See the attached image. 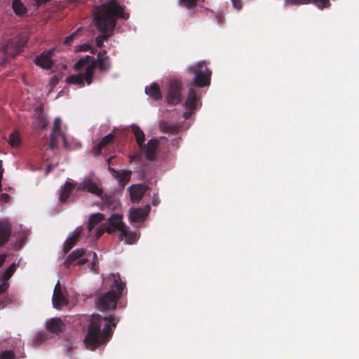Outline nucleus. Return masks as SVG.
Instances as JSON below:
<instances>
[{
	"label": "nucleus",
	"instance_id": "nucleus-1",
	"mask_svg": "<svg viewBox=\"0 0 359 359\" xmlns=\"http://www.w3.org/2000/svg\"><path fill=\"white\" fill-rule=\"evenodd\" d=\"M93 23L100 34L95 38L96 46L101 48L104 41L114 34V31L118 18L127 20L129 13L124 12V7L116 0H109L100 6H95L93 9Z\"/></svg>",
	"mask_w": 359,
	"mask_h": 359
},
{
	"label": "nucleus",
	"instance_id": "nucleus-2",
	"mask_svg": "<svg viewBox=\"0 0 359 359\" xmlns=\"http://www.w3.org/2000/svg\"><path fill=\"white\" fill-rule=\"evenodd\" d=\"M116 326V322L112 316L92 315L83 340L86 348L94 351L97 346L106 344L112 336V328Z\"/></svg>",
	"mask_w": 359,
	"mask_h": 359
},
{
	"label": "nucleus",
	"instance_id": "nucleus-3",
	"mask_svg": "<svg viewBox=\"0 0 359 359\" xmlns=\"http://www.w3.org/2000/svg\"><path fill=\"white\" fill-rule=\"evenodd\" d=\"M113 287H116V290L112 289L97 296L95 299L96 308L100 311H110L116 309L118 300L123 294L126 287L125 283L121 280L118 273L116 276L113 274Z\"/></svg>",
	"mask_w": 359,
	"mask_h": 359
},
{
	"label": "nucleus",
	"instance_id": "nucleus-4",
	"mask_svg": "<svg viewBox=\"0 0 359 359\" xmlns=\"http://www.w3.org/2000/svg\"><path fill=\"white\" fill-rule=\"evenodd\" d=\"M90 263L91 269H95L98 264L97 254L92 251H87L84 248H78L69 253L63 262L66 268L81 266Z\"/></svg>",
	"mask_w": 359,
	"mask_h": 359
},
{
	"label": "nucleus",
	"instance_id": "nucleus-5",
	"mask_svg": "<svg viewBox=\"0 0 359 359\" xmlns=\"http://www.w3.org/2000/svg\"><path fill=\"white\" fill-rule=\"evenodd\" d=\"M187 72L194 76L193 85L198 88L209 86L212 72L210 70L205 61H200L194 65L187 68Z\"/></svg>",
	"mask_w": 359,
	"mask_h": 359
},
{
	"label": "nucleus",
	"instance_id": "nucleus-6",
	"mask_svg": "<svg viewBox=\"0 0 359 359\" xmlns=\"http://www.w3.org/2000/svg\"><path fill=\"white\" fill-rule=\"evenodd\" d=\"M122 215L118 214H113L109 217L110 224L112 225L116 231L120 232V238L121 240L125 238L128 243L132 244L137 239V234L135 232H130L127 231L126 224L122 222Z\"/></svg>",
	"mask_w": 359,
	"mask_h": 359
},
{
	"label": "nucleus",
	"instance_id": "nucleus-7",
	"mask_svg": "<svg viewBox=\"0 0 359 359\" xmlns=\"http://www.w3.org/2000/svg\"><path fill=\"white\" fill-rule=\"evenodd\" d=\"M27 43V39L23 36H20L18 39L10 40L0 50V53L5 55L2 63L4 64L7 62L8 57H15L18 55Z\"/></svg>",
	"mask_w": 359,
	"mask_h": 359
},
{
	"label": "nucleus",
	"instance_id": "nucleus-8",
	"mask_svg": "<svg viewBox=\"0 0 359 359\" xmlns=\"http://www.w3.org/2000/svg\"><path fill=\"white\" fill-rule=\"evenodd\" d=\"M95 67L96 63H90L87 66L84 73L73 74L68 76L67 78V83L69 84L78 85L81 87L84 86V81H86L88 85L91 84L93 82V76Z\"/></svg>",
	"mask_w": 359,
	"mask_h": 359
},
{
	"label": "nucleus",
	"instance_id": "nucleus-9",
	"mask_svg": "<svg viewBox=\"0 0 359 359\" xmlns=\"http://www.w3.org/2000/svg\"><path fill=\"white\" fill-rule=\"evenodd\" d=\"M167 102L172 105H176L182 100V83L177 79H172L169 82Z\"/></svg>",
	"mask_w": 359,
	"mask_h": 359
},
{
	"label": "nucleus",
	"instance_id": "nucleus-10",
	"mask_svg": "<svg viewBox=\"0 0 359 359\" xmlns=\"http://www.w3.org/2000/svg\"><path fill=\"white\" fill-rule=\"evenodd\" d=\"M76 190L78 191H85L97 196H101L103 194V190L100 187L99 180L89 177H84L83 180L77 184Z\"/></svg>",
	"mask_w": 359,
	"mask_h": 359
},
{
	"label": "nucleus",
	"instance_id": "nucleus-11",
	"mask_svg": "<svg viewBox=\"0 0 359 359\" xmlns=\"http://www.w3.org/2000/svg\"><path fill=\"white\" fill-rule=\"evenodd\" d=\"M54 52L55 48L43 51L40 55L36 57V65L45 69H50L53 65L51 57L53 55Z\"/></svg>",
	"mask_w": 359,
	"mask_h": 359
},
{
	"label": "nucleus",
	"instance_id": "nucleus-12",
	"mask_svg": "<svg viewBox=\"0 0 359 359\" xmlns=\"http://www.w3.org/2000/svg\"><path fill=\"white\" fill-rule=\"evenodd\" d=\"M46 329L49 332L60 335L65 330V324L60 318H53L46 323Z\"/></svg>",
	"mask_w": 359,
	"mask_h": 359
},
{
	"label": "nucleus",
	"instance_id": "nucleus-13",
	"mask_svg": "<svg viewBox=\"0 0 359 359\" xmlns=\"http://www.w3.org/2000/svg\"><path fill=\"white\" fill-rule=\"evenodd\" d=\"M82 231L83 228L81 226L77 227L72 234L65 241L63 245V252L65 255L68 254L81 240Z\"/></svg>",
	"mask_w": 359,
	"mask_h": 359
},
{
	"label": "nucleus",
	"instance_id": "nucleus-14",
	"mask_svg": "<svg viewBox=\"0 0 359 359\" xmlns=\"http://www.w3.org/2000/svg\"><path fill=\"white\" fill-rule=\"evenodd\" d=\"M52 299L53 306L57 309H61L68 303L67 299L62 292L60 281H57L55 286Z\"/></svg>",
	"mask_w": 359,
	"mask_h": 359
},
{
	"label": "nucleus",
	"instance_id": "nucleus-15",
	"mask_svg": "<svg viewBox=\"0 0 359 359\" xmlns=\"http://www.w3.org/2000/svg\"><path fill=\"white\" fill-rule=\"evenodd\" d=\"M91 63H96V67L100 72H107L111 67L109 57L107 55L105 50L100 51L97 55V60H94Z\"/></svg>",
	"mask_w": 359,
	"mask_h": 359
},
{
	"label": "nucleus",
	"instance_id": "nucleus-16",
	"mask_svg": "<svg viewBox=\"0 0 359 359\" xmlns=\"http://www.w3.org/2000/svg\"><path fill=\"white\" fill-rule=\"evenodd\" d=\"M150 210V206L146 205L144 208H131L130 211V219L131 222H143L147 217Z\"/></svg>",
	"mask_w": 359,
	"mask_h": 359
},
{
	"label": "nucleus",
	"instance_id": "nucleus-17",
	"mask_svg": "<svg viewBox=\"0 0 359 359\" xmlns=\"http://www.w3.org/2000/svg\"><path fill=\"white\" fill-rule=\"evenodd\" d=\"M108 170L118 180L119 185L122 187H124L130 180L131 171L125 170H116L111 167H109Z\"/></svg>",
	"mask_w": 359,
	"mask_h": 359
},
{
	"label": "nucleus",
	"instance_id": "nucleus-18",
	"mask_svg": "<svg viewBox=\"0 0 359 359\" xmlns=\"http://www.w3.org/2000/svg\"><path fill=\"white\" fill-rule=\"evenodd\" d=\"M148 189L147 185L143 184H134L129 188L130 196L133 202H139Z\"/></svg>",
	"mask_w": 359,
	"mask_h": 359
},
{
	"label": "nucleus",
	"instance_id": "nucleus-19",
	"mask_svg": "<svg viewBox=\"0 0 359 359\" xmlns=\"http://www.w3.org/2000/svg\"><path fill=\"white\" fill-rule=\"evenodd\" d=\"M11 232V224L6 220H0V247L9 241Z\"/></svg>",
	"mask_w": 359,
	"mask_h": 359
},
{
	"label": "nucleus",
	"instance_id": "nucleus-20",
	"mask_svg": "<svg viewBox=\"0 0 359 359\" xmlns=\"http://www.w3.org/2000/svg\"><path fill=\"white\" fill-rule=\"evenodd\" d=\"M158 141L156 139H151L148 141L147 144H143L142 148H140L145 154V158L149 161H153L155 158L156 151Z\"/></svg>",
	"mask_w": 359,
	"mask_h": 359
},
{
	"label": "nucleus",
	"instance_id": "nucleus-21",
	"mask_svg": "<svg viewBox=\"0 0 359 359\" xmlns=\"http://www.w3.org/2000/svg\"><path fill=\"white\" fill-rule=\"evenodd\" d=\"M114 139L113 133H109L104 137L97 144H96L93 148V153L95 156L100 155L102 149L111 143Z\"/></svg>",
	"mask_w": 359,
	"mask_h": 359
},
{
	"label": "nucleus",
	"instance_id": "nucleus-22",
	"mask_svg": "<svg viewBox=\"0 0 359 359\" xmlns=\"http://www.w3.org/2000/svg\"><path fill=\"white\" fill-rule=\"evenodd\" d=\"M76 184L67 182L62 187L60 194V201L61 203H65L76 187Z\"/></svg>",
	"mask_w": 359,
	"mask_h": 359
},
{
	"label": "nucleus",
	"instance_id": "nucleus-23",
	"mask_svg": "<svg viewBox=\"0 0 359 359\" xmlns=\"http://www.w3.org/2000/svg\"><path fill=\"white\" fill-rule=\"evenodd\" d=\"M286 1L291 4H304L313 2L319 8H324L330 6L329 0H286Z\"/></svg>",
	"mask_w": 359,
	"mask_h": 359
},
{
	"label": "nucleus",
	"instance_id": "nucleus-24",
	"mask_svg": "<svg viewBox=\"0 0 359 359\" xmlns=\"http://www.w3.org/2000/svg\"><path fill=\"white\" fill-rule=\"evenodd\" d=\"M145 93L155 100H158L162 97L160 87L158 84L156 83L151 84L149 86H146Z\"/></svg>",
	"mask_w": 359,
	"mask_h": 359
},
{
	"label": "nucleus",
	"instance_id": "nucleus-25",
	"mask_svg": "<svg viewBox=\"0 0 359 359\" xmlns=\"http://www.w3.org/2000/svg\"><path fill=\"white\" fill-rule=\"evenodd\" d=\"M12 9L14 13L20 17L25 15L28 12L27 8L21 0H13Z\"/></svg>",
	"mask_w": 359,
	"mask_h": 359
},
{
	"label": "nucleus",
	"instance_id": "nucleus-26",
	"mask_svg": "<svg viewBox=\"0 0 359 359\" xmlns=\"http://www.w3.org/2000/svg\"><path fill=\"white\" fill-rule=\"evenodd\" d=\"M116 231L115 228L110 224L109 218L107 222L104 224L99 226L95 230V237L97 239L100 238L104 232H107L109 234L113 233Z\"/></svg>",
	"mask_w": 359,
	"mask_h": 359
},
{
	"label": "nucleus",
	"instance_id": "nucleus-27",
	"mask_svg": "<svg viewBox=\"0 0 359 359\" xmlns=\"http://www.w3.org/2000/svg\"><path fill=\"white\" fill-rule=\"evenodd\" d=\"M104 219V215L102 213L97 212L91 215L88 219V229L90 232L95 226Z\"/></svg>",
	"mask_w": 359,
	"mask_h": 359
},
{
	"label": "nucleus",
	"instance_id": "nucleus-28",
	"mask_svg": "<svg viewBox=\"0 0 359 359\" xmlns=\"http://www.w3.org/2000/svg\"><path fill=\"white\" fill-rule=\"evenodd\" d=\"M197 102L196 91L194 88H191L189 90L185 105L189 109H194L196 107Z\"/></svg>",
	"mask_w": 359,
	"mask_h": 359
},
{
	"label": "nucleus",
	"instance_id": "nucleus-29",
	"mask_svg": "<svg viewBox=\"0 0 359 359\" xmlns=\"http://www.w3.org/2000/svg\"><path fill=\"white\" fill-rule=\"evenodd\" d=\"M132 131L135 137V140L137 144L140 147V148H142L143 144L145 141V135L144 132L140 129L138 126L132 125L131 126Z\"/></svg>",
	"mask_w": 359,
	"mask_h": 359
},
{
	"label": "nucleus",
	"instance_id": "nucleus-30",
	"mask_svg": "<svg viewBox=\"0 0 359 359\" xmlns=\"http://www.w3.org/2000/svg\"><path fill=\"white\" fill-rule=\"evenodd\" d=\"M8 143L12 147H15L20 144L21 139L18 132L12 133L9 135Z\"/></svg>",
	"mask_w": 359,
	"mask_h": 359
},
{
	"label": "nucleus",
	"instance_id": "nucleus-31",
	"mask_svg": "<svg viewBox=\"0 0 359 359\" xmlns=\"http://www.w3.org/2000/svg\"><path fill=\"white\" fill-rule=\"evenodd\" d=\"M48 339V334L44 332H38L33 340L35 345H41Z\"/></svg>",
	"mask_w": 359,
	"mask_h": 359
},
{
	"label": "nucleus",
	"instance_id": "nucleus-32",
	"mask_svg": "<svg viewBox=\"0 0 359 359\" xmlns=\"http://www.w3.org/2000/svg\"><path fill=\"white\" fill-rule=\"evenodd\" d=\"M92 59V57L90 55H86L85 57H83L80 58L74 65V69L76 70H79L83 67H84L86 65H88L90 60Z\"/></svg>",
	"mask_w": 359,
	"mask_h": 359
},
{
	"label": "nucleus",
	"instance_id": "nucleus-33",
	"mask_svg": "<svg viewBox=\"0 0 359 359\" xmlns=\"http://www.w3.org/2000/svg\"><path fill=\"white\" fill-rule=\"evenodd\" d=\"M36 121L38 122L39 126L41 129H45L47 127L48 124L47 118L43 114V111L41 110H40V111H39V114L37 116Z\"/></svg>",
	"mask_w": 359,
	"mask_h": 359
},
{
	"label": "nucleus",
	"instance_id": "nucleus-34",
	"mask_svg": "<svg viewBox=\"0 0 359 359\" xmlns=\"http://www.w3.org/2000/svg\"><path fill=\"white\" fill-rule=\"evenodd\" d=\"M59 134L50 133V142H49V148L52 150L55 149L57 146V139L59 137Z\"/></svg>",
	"mask_w": 359,
	"mask_h": 359
},
{
	"label": "nucleus",
	"instance_id": "nucleus-35",
	"mask_svg": "<svg viewBox=\"0 0 359 359\" xmlns=\"http://www.w3.org/2000/svg\"><path fill=\"white\" fill-rule=\"evenodd\" d=\"M179 3L190 10L196 7L197 0H179Z\"/></svg>",
	"mask_w": 359,
	"mask_h": 359
},
{
	"label": "nucleus",
	"instance_id": "nucleus-36",
	"mask_svg": "<svg viewBox=\"0 0 359 359\" xmlns=\"http://www.w3.org/2000/svg\"><path fill=\"white\" fill-rule=\"evenodd\" d=\"M81 30V28H78L74 32H73L69 36L66 37V39L64 41V44L66 46H70L72 43V42L74 41V40L75 39V38L77 36L78 33Z\"/></svg>",
	"mask_w": 359,
	"mask_h": 359
},
{
	"label": "nucleus",
	"instance_id": "nucleus-37",
	"mask_svg": "<svg viewBox=\"0 0 359 359\" xmlns=\"http://www.w3.org/2000/svg\"><path fill=\"white\" fill-rule=\"evenodd\" d=\"M60 124H61V119L58 117L55 118L54 123H53V130L51 133L62 135Z\"/></svg>",
	"mask_w": 359,
	"mask_h": 359
},
{
	"label": "nucleus",
	"instance_id": "nucleus-38",
	"mask_svg": "<svg viewBox=\"0 0 359 359\" xmlns=\"http://www.w3.org/2000/svg\"><path fill=\"white\" fill-rule=\"evenodd\" d=\"M0 359H15V355L13 351H4L0 354Z\"/></svg>",
	"mask_w": 359,
	"mask_h": 359
},
{
	"label": "nucleus",
	"instance_id": "nucleus-39",
	"mask_svg": "<svg viewBox=\"0 0 359 359\" xmlns=\"http://www.w3.org/2000/svg\"><path fill=\"white\" fill-rule=\"evenodd\" d=\"M233 7L237 10L241 11L243 8V1L242 0H231Z\"/></svg>",
	"mask_w": 359,
	"mask_h": 359
},
{
	"label": "nucleus",
	"instance_id": "nucleus-40",
	"mask_svg": "<svg viewBox=\"0 0 359 359\" xmlns=\"http://www.w3.org/2000/svg\"><path fill=\"white\" fill-rule=\"evenodd\" d=\"M59 80H60V77L57 75H53L50 78V81H49V85H50L51 89H53L58 83Z\"/></svg>",
	"mask_w": 359,
	"mask_h": 359
},
{
	"label": "nucleus",
	"instance_id": "nucleus-41",
	"mask_svg": "<svg viewBox=\"0 0 359 359\" xmlns=\"http://www.w3.org/2000/svg\"><path fill=\"white\" fill-rule=\"evenodd\" d=\"M15 271H5L4 273L1 278L3 282H8V279L13 276Z\"/></svg>",
	"mask_w": 359,
	"mask_h": 359
},
{
	"label": "nucleus",
	"instance_id": "nucleus-42",
	"mask_svg": "<svg viewBox=\"0 0 359 359\" xmlns=\"http://www.w3.org/2000/svg\"><path fill=\"white\" fill-rule=\"evenodd\" d=\"M15 271H5L4 273L1 278L3 282H8V279L13 276Z\"/></svg>",
	"mask_w": 359,
	"mask_h": 359
},
{
	"label": "nucleus",
	"instance_id": "nucleus-43",
	"mask_svg": "<svg viewBox=\"0 0 359 359\" xmlns=\"http://www.w3.org/2000/svg\"><path fill=\"white\" fill-rule=\"evenodd\" d=\"M90 49V46L86 43L76 46L75 50L77 52L88 51Z\"/></svg>",
	"mask_w": 359,
	"mask_h": 359
},
{
	"label": "nucleus",
	"instance_id": "nucleus-44",
	"mask_svg": "<svg viewBox=\"0 0 359 359\" xmlns=\"http://www.w3.org/2000/svg\"><path fill=\"white\" fill-rule=\"evenodd\" d=\"M9 287V283L8 282H3L0 285V294H4L7 291Z\"/></svg>",
	"mask_w": 359,
	"mask_h": 359
},
{
	"label": "nucleus",
	"instance_id": "nucleus-45",
	"mask_svg": "<svg viewBox=\"0 0 359 359\" xmlns=\"http://www.w3.org/2000/svg\"><path fill=\"white\" fill-rule=\"evenodd\" d=\"M56 165L57 164H49L45 170L46 175H48Z\"/></svg>",
	"mask_w": 359,
	"mask_h": 359
},
{
	"label": "nucleus",
	"instance_id": "nucleus-46",
	"mask_svg": "<svg viewBox=\"0 0 359 359\" xmlns=\"http://www.w3.org/2000/svg\"><path fill=\"white\" fill-rule=\"evenodd\" d=\"M115 157H116L115 156H112L107 158V163L109 165L108 168L111 167V165H115V163L113 161V160L115 158Z\"/></svg>",
	"mask_w": 359,
	"mask_h": 359
},
{
	"label": "nucleus",
	"instance_id": "nucleus-47",
	"mask_svg": "<svg viewBox=\"0 0 359 359\" xmlns=\"http://www.w3.org/2000/svg\"><path fill=\"white\" fill-rule=\"evenodd\" d=\"M159 203H160V199L158 198V197L157 196V195H154V197H153V200H152V204H153L154 206H156V205H158Z\"/></svg>",
	"mask_w": 359,
	"mask_h": 359
},
{
	"label": "nucleus",
	"instance_id": "nucleus-48",
	"mask_svg": "<svg viewBox=\"0 0 359 359\" xmlns=\"http://www.w3.org/2000/svg\"><path fill=\"white\" fill-rule=\"evenodd\" d=\"M6 260V255H0V267L3 265Z\"/></svg>",
	"mask_w": 359,
	"mask_h": 359
},
{
	"label": "nucleus",
	"instance_id": "nucleus-49",
	"mask_svg": "<svg viewBox=\"0 0 359 359\" xmlns=\"http://www.w3.org/2000/svg\"><path fill=\"white\" fill-rule=\"evenodd\" d=\"M6 298L4 297L0 299V308H4L6 305Z\"/></svg>",
	"mask_w": 359,
	"mask_h": 359
},
{
	"label": "nucleus",
	"instance_id": "nucleus-50",
	"mask_svg": "<svg viewBox=\"0 0 359 359\" xmlns=\"http://www.w3.org/2000/svg\"><path fill=\"white\" fill-rule=\"evenodd\" d=\"M191 112H185L184 114V117L186 118V119H188L189 118V117L191 116Z\"/></svg>",
	"mask_w": 359,
	"mask_h": 359
},
{
	"label": "nucleus",
	"instance_id": "nucleus-51",
	"mask_svg": "<svg viewBox=\"0 0 359 359\" xmlns=\"http://www.w3.org/2000/svg\"><path fill=\"white\" fill-rule=\"evenodd\" d=\"M2 198L5 200V201H7V200L9 198V195L7 194H4L2 195Z\"/></svg>",
	"mask_w": 359,
	"mask_h": 359
},
{
	"label": "nucleus",
	"instance_id": "nucleus-52",
	"mask_svg": "<svg viewBox=\"0 0 359 359\" xmlns=\"http://www.w3.org/2000/svg\"><path fill=\"white\" fill-rule=\"evenodd\" d=\"M6 269H9V270L15 269V264H11L10 266L6 268Z\"/></svg>",
	"mask_w": 359,
	"mask_h": 359
},
{
	"label": "nucleus",
	"instance_id": "nucleus-53",
	"mask_svg": "<svg viewBox=\"0 0 359 359\" xmlns=\"http://www.w3.org/2000/svg\"><path fill=\"white\" fill-rule=\"evenodd\" d=\"M63 140H64V144L65 146L66 147V144H67V142H66V139L65 137H63Z\"/></svg>",
	"mask_w": 359,
	"mask_h": 359
},
{
	"label": "nucleus",
	"instance_id": "nucleus-54",
	"mask_svg": "<svg viewBox=\"0 0 359 359\" xmlns=\"http://www.w3.org/2000/svg\"><path fill=\"white\" fill-rule=\"evenodd\" d=\"M137 157H138V156H133L132 158H137Z\"/></svg>",
	"mask_w": 359,
	"mask_h": 359
}]
</instances>
